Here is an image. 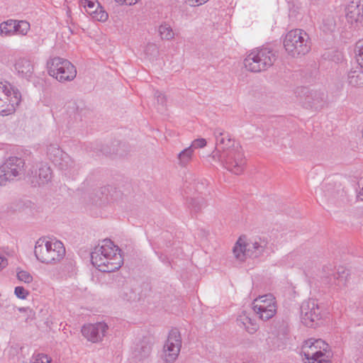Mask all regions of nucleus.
<instances>
[{
    "mask_svg": "<svg viewBox=\"0 0 363 363\" xmlns=\"http://www.w3.org/2000/svg\"><path fill=\"white\" fill-rule=\"evenodd\" d=\"M91 262L99 270L111 272L121 267L123 257L117 246L111 240H104L92 252Z\"/></svg>",
    "mask_w": 363,
    "mask_h": 363,
    "instance_id": "nucleus-1",
    "label": "nucleus"
},
{
    "mask_svg": "<svg viewBox=\"0 0 363 363\" xmlns=\"http://www.w3.org/2000/svg\"><path fill=\"white\" fill-rule=\"evenodd\" d=\"M34 254L40 262L53 264L60 261L65 257V248L62 242L44 237L36 241Z\"/></svg>",
    "mask_w": 363,
    "mask_h": 363,
    "instance_id": "nucleus-2",
    "label": "nucleus"
},
{
    "mask_svg": "<svg viewBox=\"0 0 363 363\" xmlns=\"http://www.w3.org/2000/svg\"><path fill=\"white\" fill-rule=\"evenodd\" d=\"M277 59V52L269 46L255 48L244 60L245 67L252 72H260L271 67Z\"/></svg>",
    "mask_w": 363,
    "mask_h": 363,
    "instance_id": "nucleus-3",
    "label": "nucleus"
},
{
    "mask_svg": "<svg viewBox=\"0 0 363 363\" xmlns=\"http://www.w3.org/2000/svg\"><path fill=\"white\" fill-rule=\"evenodd\" d=\"M284 48L292 57L305 55L311 50V40L308 33L302 29L289 31L284 39Z\"/></svg>",
    "mask_w": 363,
    "mask_h": 363,
    "instance_id": "nucleus-4",
    "label": "nucleus"
},
{
    "mask_svg": "<svg viewBox=\"0 0 363 363\" xmlns=\"http://www.w3.org/2000/svg\"><path fill=\"white\" fill-rule=\"evenodd\" d=\"M49 74L64 83L73 80L77 75L75 67L67 60L56 57L48 62Z\"/></svg>",
    "mask_w": 363,
    "mask_h": 363,
    "instance_id": "nucleus-5",
    "label": "nucleus"
},
{
    "mask_svg": "<svg viewBox=\"0 0 363 363\" xmlns=\"http://www.w3.org/2000/svg\"><path fill=\"white\" fill-rule=\"evenodd\" d=\"M277 306L275 298L272 295H264L253 301V311L262 320H269L277 313Z\"/></svg>",
    "mask_w": 363,
    "mask_h": 363,
    "instance_id": "nucleus-6",
    "label": "nucleus"
},
{
    "mask_svg": "<svg viewBox=\"0 0 363 363\" xmlns=\"http://www.w3.org/2000/svg\"><path fill=\"white\" fill-rule=\"evenodd\" d=\"M23 165V162L20 158L11 157L6 159L0 167V185H6L17 177Z\"/></svg>",
    "mask_w": 363,
    "mask_h": 363,
    "instance_id": "nucleus-7",
    "label": "nucleus"
},
{
    "mask_svg": "<svg viewBox=\"0 0 363 363\" xmlns=\"http://www.w3.org/2000/svg\"><path fill=\"white\" fill-rule=\"evenodd\" d=\"M221 161L229 171L235 174L242 173L245 169V160L242 148L225 152L223 155Z\"/></svg>",
    "mask_w": 363,
    "mask_h": 363,
    "instance_id": "nucleus-8",
    "label": "nucleus"
},
{
    "mask_svg": "<svg viewBox=\"0 0 363 363\" xmlns=\"http://www.w3.org/2000/svg\"><path fill=\"white\" fill-rule=\"evenodd\" d=\"M303 351L306 359L321 357L329 354V346L321 339L310 338L304 342Z\"/></svg>",
    "mask_w": 363,
    "mask_h": 363,
    "instance_id": "nucleus-9",
    "label": "nucleus"
},
{
    "mask_svg": "<svg viewBox=\"0 0 363 363\" xmlns=\"http://www.w3.org/2000/svg\"><path fill=\"white\" fill-rule=\"evenodd\" d=\"M301 321L308 327L316 325L321 320V313L314 301L304 302L301 308Z\"/></svg>",
    "mask_w": 363,
    "mask_h": 363,
    "instance_id": "nucleus-10",
    "label": "nucleus"
},
{
    "mask_svg": "<svg viewBox=\"0 0 363 363\" xmlns=\"http://www.w3.org/2000/svg\"><path fill=\"white\" fill-rule=\"evenodd\" d=\"M181 337L178 332L169 333L163 349V358L166 362H172L178 357L181 349Z\"/></svg>",
    "mask_w": 363,
    "mask_h": 363,
    "instance_id": "nucleus-11",
    "label": "nucleus"
},
{
    "mask_svg": "<svg viewBox=\"0 0 363 363\" xmlns=\"http://www.w3.org/2000/svg\"><path fill=\"white\" fill-rule=\"evenodd\" d=\"M108 330V325L103 322L95 324H86L83 326V336L91 342H97L102 340Z\"/></svg>",
    "mask_w": 363,
    "mask_h": 363,
    "instance_id": "nucleus-12",
    "label": "nucleus"
},
{
    "mask_svg": "<svg viewBox=\"0 0 363 363\" xmlns=\"http://www.w3.org/2000/svg\"><path fill=\"white\" fill-rule=\"evenodd\" d=\"M346 18L352 25L363 21V0L350 1L346 7Z\"/></svg>",
    "mask_w": 363,
    "mask_h": 363,
    "instance_id": "nucleus-13",
    "label": "nucleus"
},
{
    "mask_svg": "<svg viewBox=\"0 0 363 363\" xmlns=\"http://www.w3.org/2000/svg\"><path fill=\"white\" fill-rule=\"evenodd\" d=\"M249 242L246 235H240L233 247V254L235 259L239 262H245L247 258Z\"/></svg>",
    "mask_w": 363,
    "mask_h": 363,
    "instance_id": "nucleus-14",
    "label": "nucleus"
},
{
    "mask_svg": "<svg viewBox=\"0 0 363 363\" xmlns=\"http://www.w3.org/2000/svg\"><path fill=\"white\" fill-rule=\"evenodd\" d=\"M15 69L22 77L28 78L33 72V65L26 58H21L15 64Z\"/></svg>",
    "mask_w": 363,
    "mask_h": 363,
    "instance_id": "nucleus-15",
    "label": "nucleus"
},
{
    "mask_svg": "<svg viewBox=\"0 0 363 363\" xmlns=\"http://www.w3.org/2000/svg\"><path fill=\"white\" fill-rule=\"evenodd\" d=\"M347 80L352 87H363V69L361 67H357L351 69L348 73Z\"/></svg>",
    "mask_w": 363,
    "mask_h": 363,
    "instance_id": "nucleus-16",
    "label": "nucleus"
},
{
    "mask_svg": "<svg viewBox=\"0 0 363 363\" xmlns=\"http://www.w3.org/2000/svg\"><path fill=\"white\" fill-rule=\"evenodd\" d=\"M218 142L223 149V155L228 151H233L241 148L239 143L235 142L227 133H220V138L218 139Z\"/></svg>",
    "mask_w": 363,
    "mask_h": 363,
    "instance_id": "nucleus-17",
    "label": "nucleus"
},
{
    "mask_svg": "<svg viewBox=\"0 0 363 363\" xmlns=\"http://www.w3.org/2000/svg\"><path fill=\"white\" fill-rule=\"evenodd\" d=\"M16 33L14 20H8L0 24V35L1 36H11Z\"/></svg>",
    "mask_w": 363,
    "mask_h": 363,
    "instance_id": "nucleus-18",
    "label": "nucleus"
},
{
    "mask_svg": "<svg viewBox=\"0 0 363 363\" xmlns=\"http://www.w3.org/2000/svg\"><path fill=\"white\" fill-rule=\"evenodd\" d=\"M238 320L242 324L246 330L250 333H255L258 328L257 324L254 320H252L245 313L240 315Z\"/></svg>",
    "mask_w": 363,
    "mask_h": 363,
    "instance_id": "nucleus-19",
    "label": "nucleus"
},
{
    "mask_svg": "<svg viewBox=\"0 0 363 363\" xmlns=\"http://www.w3.org/2000/svg\"><path fill=\"white\" fill-rule=\"evenodd\" d=\"M158 32L162 40H170L174 38V32L169 23H162L158 28Z\"/></svg>",
    "mask_w": 363,
    "mask_h": 363,
    "instance_id": "nucleus-20",
    "label": "nucleus"
},
{
    "mask_svg": "<svg viewBox=\"0 0 363 363\" xmlns=\"http://www.w3.org/2000/svg\"><path fill=\"white\" fill-rule=\"evenodd\" d=\"M89 15L93 20L100 22H105L108 18V13L101 5L96 6V8L94 11H91V13Z\"/></svg>",
    "mask_w": 363,
    "mask_h": 363,
    "instance_id": "nucleus-21",
    "label": "nucleus"
},
{
    "mask_svg": "<svg viewBox=\"0 0 363 363\" xmlns=\"http://www.w3.org/2000/svg\"><path fill=\"white\" fill-rule=\"evenodd\" d=\"M335 21L333 16H327L323 19L321 29L325 33L333 32L335 28Z\"/></svg>",
    "mask_w": 363,
    "mask_h": 363,
    "instance_id": "nucleus-22",
    "label": "nucleus"
},
{
    "mask_svg": "<svg viewBox=\"0 0 363 363\" xmlns=\"http://www.w3.org/2000/svg\"><path fill=\"white\" fill-rule=\"evenodd\" d=\"M9 94L11 92H0V114H6L9 111Z\"/></svg>",
    "mask_w": 363,
    "mask_h": 363,
    "instance_id": "nucleus-23",
    "label": "nucleus"
},
{
    "mask_svg": "<svg viewBox=\"0 0 363 363\" xmlns=\"http://www.w3.org/2000/svg\"><path fill=\"white\" fill-rule=\"evenodd\" d=\"M194 150L189 147L179 155V160L181 164H186L189 162L192 158Z\"/></svg>",
    "mask_w": 363,
    "mask_h": 363,
    "instance_id": "nucleus-24",
    "label": "nucleus"
},
{
    "mask_svg": "<svg viewBox=\"0 0 363 363\" xmlns=\"http://www.w3.org/2000/svg\"><path fill=\"white\" fill-rule=\"evenodd\" d=\"M15 26L16 27V34L25 35L27 34L30 29V24L26 21H15Z\"/></svg>",
    "mask_w": 363,
    "mask_h": 363,
    "instance_id": "nucleus-25",
    "label": "nucleus"
},
{
    "mask_svg": "<svg viewBox=\"0 0 363 363\" xmlns=\"http://www.w3.org/2000/svg\"><path fill=\"white\" fill-rule=\"evenodd\" d=\"M79 4L84 7L86 12L89 14L91 11H94L96 6L101 4L96 0H79Z\"/></svg>",
    "mask_w": 363,
    "mask_h": 363,
    "instance_id": "nucleus-26",
    "label": "nucleus"
},
{
    "mask_svg": "<svg viewBox=\"0 0 363 363\" xmlns=\"http://www.w3.org/2000/svg\"><path fill=\"white\" fill-rule=\"evenodd\" d=\"M356 58L359 66L363 69V40H359L355 45Z\"/></svg>",
    "mask_w": 363,
    "mask_h": 363,
    "instance_id": "nucleus-27",
    "label": "nucleus"
},
{
    "mask_svg": "<svg viewBox=\"0 0 363 363\" xmlns=\"http://www.w3.org/2000/svg\"><path fill=\"white\" fill-rule=\"evenodd\" d=\"M17 278L20 281L26 284H30L33 280V276L30 273L23 269H18L17 271Z\"/></svg>",
    "mask_w": 363,
    "mask_h": 363,
    "instance_id": "nucleus-28",
    "label": "nucleus"
},
{
    "mask_svg": "<svg viewBox=\"0 0 363 363\" xmlns=\"http://www.w3.org/2000/svg\"><path fill=\"white\" fill-rule=\"evenodd\" d=\"M15 295L21 299H26L29 293L23 286H16L14 290Z\"/></svg>",
    "mask_w": 363,
    "mask_h": 363,
    "instance_id": "nucleus-29",
    "label": "nucleus"
},
{
    "mask_svg": "<svg viewBox=\"0 0 363 363\" xmlns=\"http://www.w3.org/2000/svg\"><path fill=\"white\" fill-rule=\"evenodd\" d=\"M307 363H328L329 354L324 355L321 357H312L306 359Z\"/></svg>",
    "mask_w": 363,
    "mask_h": 363,
    "instance_id": "nucleus-30",
    "label": "nucleus"
},
{
    "mask_svg": "<svg viewBox=\"0 0 363 363\" xmlns=\"http://www.w3.org/2000/svg\"><path fill=\"white\" fill-rule=\"evenodd\" d=\"M206 144V140L204 138H198L192 142L190 147H191L193 150L196 148H202L204 147Z\"/></svg>",
    "mask_w": 363,
    "mask_h": 363,
    "instance_id": "nucleus-31",
    "label": "nucleus"
},
{
    "mask_svg": "<svg viewBox=\"0 0 363 363\" xmlns=\"http://www.w3.org/2000/svg\"><path fill=\"white\" fill-rule=\"evenodd\" d=\"M33 363H51V359L43 354H38L35 357Z\"/></svg>",
    "mask_w": 363,
    "mask_h": 363,
    "instance_id": "nucleus-32",
    "label": "nucleus"
},
{
    "mask_svg": "<svg viewBox=\"0 0 363 363\" xmlns=\"http://www.w3.org/2000/svg\"><path fill=\"white\" fill-rule=\"evenodd\" d=\"M145 52L146 55H155L157 53V48L155 43H149L147 44Z\"/></svg>",
    "mask_w": 363,
    "mask_h": 363,
    "instance_id": "nucleus-33",
    "label": "nucleus"
},
{
    "mask_svg": "<svg viewBox=\"0 0 363 363\" xmlns=\"http://www.w3.org/2000/svg\"><path fill=\"white\" fill-rule=\"evenodd\" d=\"M0 91H16L14 87L7 81H0Z\"/></svg>",
    "mask_w": 363,
    "mask_h": 363,
    "instance_id": "nucleus-34",
    "label": "nucleus"
},
{
    "mask_svg": "<svg viewBox=\"0 0 363 363\" xmlns=\"http://www.w3.org/2000/svg\"><path fill=\"white\" fill-rule=\"evenodd\" d=\"M208 0H186L190 6H199L206 4Z\"/></svg>",
    "mask_w": 363,
    "mask_h": 363,
    "instance_id": "nucleus-35",
    "label": "nucleus"
},
{
    "mask_svg": "<svg viewBox=\"0 0 363 363\" xmlns=\"http://www.w3.org/2000/svg\"><path fill=\"white\" fill-rule=\"evenodd\" d=\"M51 174V171L49 167H45L40 169L39 174L40 178L43 177L44 179H47Z\"/></svg>",
    "mask_w": 363,
    "mask_h": 363,
    "instance_id": "nucleus-36",
    "label": "nucleus"
},
{
    "mask_svg": "<svg viewBox=\"0 0 363 363\" xmlns=\"http://www.w3.org/2000/svg\"><path fill=\"white\" fill-rule=\"evenodd\" d=\"M114 1L120 5L131 6V5L135 4L140 0H114Z\"/></svg>",
    "mask_w": 363,
    "mask_h": 363,
    "instance_id": "nucleus-37",
    "label": "nucleus"
},
{
    "mask_svg": "<svg viewBox=\"0 0 363 363\" xmlns=\"http://www.w3.org/2000/svg\"><path fill=\"white\" fill-rule=\"evenodd\" d=\"M359 185L360 189L358 191L357 198L359 200L363 201V179L360 180Z\"/></svg>",
    "mask_w": 363,
    "mask_h": 363,
    "instance_id": "nucleus-38",
    "label": "nucleus"
},
{
    "mask_svg": "<svg viewBox=\"0 0 363 363\" xmlns=\"http://www.w3.org/2000/svg\"><path fill=\"white\" fill-rule=\"evenodd\" d=\"M8 264V262H7V259L3 257V256H1L0 255V271L6 267Z\"/></svg>",
    "mask_w": 363,
    "mask_h": 363,
    "instance_id": "nucleus-39",
    "label": "nucleus"
},
{
    "mask_svg": "<svg viewBox=\"0 0 363 363\" xmlns=\"http://www.w3.org/2000/svg\"><path fill=\"white\" fill-rule=\"evenodd\" d=\"M259 247H261V246H260V245H259V243L258 242H255L253 243V248H254L255 250H259Z\"/></svg>",
    "mask_w": 363,
    "mask_h": 363,
    "instance_id": "nucleus-40",
    "label": "nucleus"
}]
</instances>
